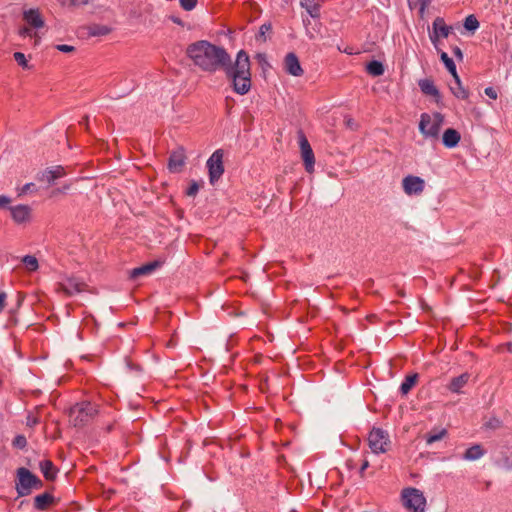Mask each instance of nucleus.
Here are the masks:
<instances>
[{"label":"nucleus","mask_w":512,"mask_h":512,"mask_svg":"<svg viewBox=\"0 0 512 512\" xmlns=\"http://www.w3.org/2000/svg\"><path fill=\"white\" fill-rule=\"evenodd\" d=\"M188 58L200 70L215 73L223 70L232 80L233 90L245 95L251 88V70L248 54L244 50L237 53L235 63L231 56L221 46L212 44L207 40H199L188 45L186 49Z\"/></svg>","instance_id":"nucleus-1"},{"label":"nucleus","mask_w":512,"mask_h":512,"mask_svg":"<svg viewBox=\"0 0 512 512\" xmlns=\"http://www.w3.org/2000/svg\"><path fill=\"white\" fill-rule=\"evenodd\" d=\"M443 123L444 116L439 112L433 114L422 113L420 116L419 131L426 139L437 141Z\"/></svg>","instance_id":"nucleus-2"},{"label":"nucleus","mask_w":512,"mask_h":512,"mask_svg":"<svg viewBox=\"0 0 512 512\" xmlns=\"http://www.w3.org/2000/svg\"><path fill=\"white\" fill-rule=\"evenodd\" d=\"M98 413V406L91 402H81L75 404L70 409V422L75 427H82L88 424Z\"/></svg>","instance_id":"nucleus-3"},{"label":"nucleus","mask_w":512,"mask_h":512,"mask_svg":"<svg viewBox=\"0 0 512 512\" xmlns=\"http://www.w3.org/2000/svg\"><path fill=\"white\" fill-rule=\"evenodd\" d=\"M402 505L410 512H424L426 498L423 492L414 487H407L401 491Z\"/></svg>","instance_id":"nucleus-4"},{"label":"nucleus","mask_w":512,"mask_h":512,"mask_svg":"<svg viewBox=\"0 0 512 512\" xmlns=\"http://www.w3.org/2000/svg\"><path fill=\"white\" fill-rule=\"evenodd\" d=\"M17 476L16 490L19 496L29 495L33 488L42 486L41 480L24 467L17 470Z\"/></svg>","instance_id":"nucleus-5"},{"label":"nucleus","mask_w":512,"mask_h":512,"mask_svg":"<svg viewBox=\"0 0 512 512\" xmlns=\"http://www.w3.org/2000/svg\"><path fill=\"white\" fill-rule=\"evenodd\" d=\"M223 157V150L217 149L207 160L206 165L208 168L209 182L211 185H214L216 182H218L224 173Z\"/></svg>","instance_id":"nucleus-6"},{"label":"nucleus","mask_w":512,"mask_h":512,"mask_svg":"<svg viewBox=\"0 0 512 512\" xmlns=\"http://www.w3.org/2000/svg\"><path fill=\"white\" fill-rule=\"evenodd\" d=\"M388 434L380 429L373 428L368 435V444L371 451L375 454L385 453L389 446Z\"/></svg>","instance_id":"nucleus-7"},{"label":"nucleus","mask_w":512,"mask_h":512,"mask_svg":"<svg viewBox=\"0 0 512 512\" xmlns=\"http://www.w3.org/2000/svg\"><path fill=\"white\" fill-rule=\"evenodd\" d=\"M298 140H299L301 158L304 162L305 170L307 173H313L314 165H315L314 152L311 148V145H310L307 137L305 136V134L302 131H300L298 133Z\"/></svg>","instance_id":"nucleus-8"},{"label":"nucleus","mask_w":512,"mask_h":512,"mask_svg":"<svg viewBox=\"0 0 512 512\" xmlns=\"http://www.w3.org/2000/svg\"><path fill=\"white\" fill-rule=\"evenodd\" d=\"M402 189L407 196H420L425 190V180L419 176L407 175L402 179Z\"/></svg>","instance_id":"nucleus-9"},{"label":"nucleus","mask_w":512,"mask_h":512,"mask_svg":"<svg viewBox=\"0 0 512 512\" xmlns=\"http://www.w3.org/2000/svg\"><path fill=\"white\" fill-rule=\"evenodd\" d=\"M451 33L452 27L447 25L442 17H436L434 19L429 38L436 50H439L438 43L440 38H447Z\"/></svg>","instance_id":"nucleus-10"},{"label":"nucleus","mask_w":512,"mask_h":512,"mask_svg":"<svg viewBox=\"0 0 512 512\" xmlns=\"http://www.w3.org/2000/svg\"><path fill=\"white\" fill-rule=\"evenodd\" d=\"M11 217L17 224H25L31 221L32 208L29 205L19 204L9 207Z\"/></svg>","instance_id":"nucleus-11"},{"label":"nucleus","mask_w":512,"mask_h":512,"mask_svg":"<svg viewBox=\"0 0 512 512\" xmlns=\"http://www.w3.org/2000/svg\"><path fill=\"white\" fill-rule=\"evenodd\" d=\"M59 286L67 296H73L84 291L86 288V284L77 278H67Z\"/></svg>","instance_id":"nucleus-12"},{"label":"nucleus","mask_w":512,"mask_h":512,"mask_svg":"<svg viewBox=\"0 0 512 512\" xmlns=\"http://www.w3.org/2000/svg\"><path fill=\"white\" fill-rule=\"evenodd\" d=\"M284 69L292 76L299 77L303 74V69L300 65L299 59L296 54L292 52L285 56Z\"/></svg>","instance_id":"nucleus-13"},{"label":"nucleus","mask_w":512,"mask_h":512,"mask_svg":"<svg viewBox=\"0 0 512 512\" xmlns=\"http://www.w3.org/2000/svg\"><path fill=\"white\" fill-rule=\"evenodd\" d=\"M185 160L186 156L182 148L173 151L169 157L168 169L174 173L180 172L185 164Z\"/></svg>","instance_id":"nucleus-14"},{"label":"nucleus","mask_w":512,"mask_h":512,"mask_svg":"<svg viewBox=\"0 0 512 512\" xmlns=\"http://www.w3.org/2000/svg\"><path fill=\"white\" fill-rule=\"evenodd\" d=\"M23 20L32 28L39 29L45 24L38 9H28L23 12Z\"/></svg>","instance_id":"nucleus-15"},{"label":"nucleus","mask_w":512,"mask_h":512,"mask_svg":"<svg viewBox=\"0 0 512 512\" xmlns=\"http://www.w3.org/2000/svg\"><path fill=\"white\" fill-rule=\"evenodd\" d=\"M460 140H461L460 133L456 129H453V128L446 129L442 136V142L446 148L456 147L459 144Z\"/></svg>","instance_id":"nucleus-16"},{"label":"nucleus","mask_w":512,"mask_h":512,"mask_svg":"<svg viewBox=\"0 0 512 512\" xmlns=\"http://www.w3.org/2000/svg\"><path fill=\"white\" fill-rule=\"evenodd\" d=\"M470 379L469 373H463L457 377L451 379L447 388L450 392L460 394L462 392V388L468 383Z\"/></svg>","instance_id":"nucleus-17"},{"label":"nucleus","mask_w":512,"mask_h":512,"mask_svg":"<svg viewBox=\"0 0 512 512\" xmlns=\"http://www.w3.org/2000/svg\"><path fill=\"white\" fill-rule=\"evenodd\" d=\"M159 266H160V263L158 261H153V262L144 264L140 267L134 268L130 272V278L137 279L141 276L149 275Z\"/></svg>","instance_id":"nucleus-18"},{"label":"nucleus","mask_w":512,"mask_h":512,"mask_svg":"<svg viewBox=\"0 0 512 512\" xmlns=\"http://www.w3.org/2000/svg\"><path fill=\"white\" fill-rule=\"evenodd\" d=\"M418 85L423 94L432 96L436 99L441 97L438 88L435 86L434 82L431 79H421L418 82Z\"/></svg>","instance_id":"nucleus-19"},{"label":"nucleus","mask_w":512,"mask_h":512,"mask_svg":"<svg viewBox=\"0 0 512 512\" xmlns=\"http://www.w3.org/2000/svg\"><path fill=\"white\" fill-rule=\"evenodd\" d=\"M66 174L63 166H55L46 169L40 178V180H46L48 183L54 182L56 179L63 177Z\"/></svg>","instance_id":"nucleus-20"},{"label":"nucleus","mask_w":512,"mask_h":512,"mask_svg":"<svg viewBox=\"0 0 512 512\" xmlns=\"http://www.w3.org/2000/svg\"><path fill=\"white\" fill-rule=\"evenodd\" d=\"M300 4L312 18L320 16V4L316 0H301Z\"/></svg>","instance_id":"nucleus-21"},{"label":"nucleus","mask_w":512,"mask_h":512,"mask_svg":"<svg viewBox=\"0 0 512 512\" xmlns=\"http://www.w3.org/2000/svg\"><path fill=\"white\" fill-rule=\"evenodd\" d=\"M484 454H485V451L482 448V446L479 444H476V445L471 446L470 448H468L465 451V453L463 455V459L468 460V461H475V460L480 459Z\"/></svg>","instance_id":"nucleus-22"},{"label":"nucleus","mask_w":512,"mask_h":512,"mask_svg":"<svg viewBox=\"0 0 512 512\" xmlns=\"http://www.w3.org/2000/svg\"><path fill=\"white\" fill-rule=\"evenodd\" d=\"M53 497L49 493H43L37 495L34 499V507L37 510H46L48 506L52 503Z\"/></svg>","instance_id":"nucleus-23"},{"label":"nucleus","mask_w":512,"mask_h":512,"mask_svg":"<svg viewBox=\"0 0 512 512\" xmlns=\"http://www.w3.org/2000/svg\"><path fill=\"white\" fill-rule=\"evenodd\" d=\"M455 86H451L450 89L455 97L458 99H467L469 97V92L466 90L461 83L460 77L457 74V78H454Z\"/></svg>","instance_id":"nucleus-24"},{"label":"nucleus","mask_w":512,"mask_h":512,"mask_svg":"<svg viewBox=\"0 0 512 512\" xmlns=\"http://www.w3.org/2000/svg\"><path fill=\"white\" fill-rule=\"evenodd\" d=\"M89 36H105L111 32V28L101 24H91L87 27Z\"/></svg>","instance_id":"nucleus-25"},{"label":"nucleus","mask_w":512,"mask_h":512,"mask_svg":"<svg viewBox=\"0 0 512 512\" xmlns=\"http://www.w3.org/2000/svg\"><path fill=\"white\" fill-rule=\"evenodd\" d=\"M418 379V374H412L405 377L404 381L400 385V392L402 395H407L414 387Z\"/></svg>","instance_id":"nucleus-26"},{"label":"nucleus","mask_w":512,"mask_h":512,"mask_svg":"<svg viewBox=\"0 0 512 512\" xmlns=\"http://www.w3.org/2000/svg\"><path fill=\"white\" fill-rule=\"evenodd\" d=\"M40 469L47 480H53L56 476V470L53 463L49 460L40 462Z\"/></svg>","instance_id":"nucleus-27"},{"label":"nucleus","mask_w":512,"mask_h":512,"mask_svg":"<svg viewBox=\"0 0 512 512\" xmlns=\"http://www.w3.org/2000/svg\"><path fill=\"white\" fill-rule=\"evenodd\" d=\"M366 70L371 76H381L385 71L383 64L377 60L369 62L366 66Z\"/></svg>","instance_id":"nucleus-28"},{"label":"nucleus","mask_w":512,"mask_h":512,"mask_svg":"<svg viewBox=\"0 0 512 512\" xmlns=\"http://www.w3.org/2000/svg\"><path fill=\"white\" fill-rule=\"evenodd\" d=\"M440 58H441V61L444 63L445 67L447 68V70L451 73V75L453 76V78H457V70H456V65L453 61V59H451L448 54L446 52H441L440 53Z\"/></svg>","instance_id":"nucleus-29"},{"label":"nucleus","mask_w":512,"mask_h":512,"mask_svg":"<svg viewBox=\"0 0 512 512\" xmlns=\"http://www.w3.org/2000/svg\"><path fill=\"white\" fill-rule=\"evenodd\" d=\"M446 434H447V430L444 428L440 429L437 432H435V431L429 432L425 435L426 443L428 445H430L436 441H440L446 436Z\"/></svg>","instance_id":"nucleus-30"},{"label":"nucleus","mask_w":512,"mask_h":512,"mask_svg":"<svg viewBox=\"0 0 512 512\" xmlns=\"http://www.w3.org/2000/svg\"><path fill=\"white\" fill-rule=\"evenodd\" d=\"M22 262L25 265L26 269L30 272L36 271L39 267L37 258L32 255L24 256Z\"/></svg>","instance_id":"nucleus-31"},{"label":"nucleus","mask_w":512,"mask_h":512,"mask_svg":"<svg viewBox=\"0 0 512 512\" xmlns=\"http://www.w3.org/2000/svg\"><path fill=\"white\" fill-rule=\"evenodd\" d=\"M408 6L410 9H419L421 14L424 13L426 7L428 6L430 0H407Z\"/></svg>","instance_id":"nucleus-32"},{"label":"nucleus","mask_w":512,"mask_h":512,"mask_svg":"<svg viewBox=\"0 0 512 512\" xmlns=\"http://www.w3.org/2000/svg\"><path fill=\"white\" fill-rule=\"evenodd\" d=\"M464 27L469 31H474L479 27V21L474 15H469L465 18Z\"/></svg>","instance_id":"nucleus-33"},{"label":"nucleus","mask_w":512,"mask_h":512,"mask_svg":"<svg viewBox=\"0 0 512 512\" xmlns=\"http://www.w3.org/2000/svg\"><path fill=\"white\" fill-rule=\"evenodd\" d=\"M272 26L270 23H264L260 26L259 33L257 35V39H261L263 41H266V34L271 32Z\"/></svg>","instance_id":"nucleus-34"},{"label":"nucleus","mask_w":512,"mask_h":512,"mask_svg":"<svg viewBox=\"0 0 512 512\" xmlns=\"http://www.w3.org/2000/svg\"><path fill=\"white\" fill-rule=\"evenodd\" d=\"M13 57H14L15 61L18 63V65H20L22 68H24V69H28L29 68L28 62H27L26 57H25V55L23 53L15 52Z\"/></svg>","instance_id":"nucleus-35"},{"label":"nucleus","mask_w":512,"mask_h":512,"mask_svg":"<svg viewBox=\"0 0 512 512\" xmlns=\"http://www.w3.org/2000/svg\"><path fill=\"white\" fill-rule=\"evenodd\" d=\"M197 2L198 0H179L180 6L186 11L193 10L196 7Z\"/></svg>","instance_id":"nucleus-36"},{"label":"nucleus","mask_w":512,"mask_h":512,"mask_svg":"<svg viewBox=\"0 0 512 512\" xmlns=\"http://www.w3.org/2000/svg\"><path fill=\"white\" fill-rule=\"evenodd\" d=\"M12 199L6 195H0V209H9Z\"/></svg>","instance_id":"nucleus-37"},{"label":"nucleus","mask_w":512,"mask_h":512,"mask_svg":"<svg viewBox=\"0 0 512 512\" xmlns=\"http://www.w3.org/2000/svg\"><path fill=\"white\" fill-rule=\"evenodd\" d=\"M90 0H64L63 4L67 6H81L88 4Z\"/></svg>","instance_id":"nucleus-38"},{"label":"nucleus","mask_w":512,"mask_h":512,"mask_svg":"<svg viewBox=\"0 0 512 512\" xmlns=\"http://www.w3.org/2000/svg\"><path fill=\"white\" fill-rule=\"evenodd\" d=\"M484 93L486 96L493 100H496L498 97V92L494 87H486Z\"/></svg>","instance_id":"nucleus-39"},{"label":"nucleus","mask_w":512,"mask_h":512,"mask_svg":"<svg viewBox=\"0 0 512 512\" xmlns=\"http://www.w3.org/2000/svg\"><path fill=\"white\" fill-rule=\"evenodd\" d=\"M19 34L20 36L22 37H36L37 36V33H33L32 30L28 27H23L19 30Z\"/></svg>","instance_id":"nucleus-40"},{"label":"nucleus","mask_w":512,"mask_h":512,"mask_svg":"<svg viewBox=\"0 0 512 512\" xmlns=\"http://www.w3.org/2000/svg\"><path fill=\"white\" fill-rule=\"evenodd\" d=\"M56 49L64 53H70L75 50V47L67 44H59L56 46Z\"/></svg>","instance_id":"nucleus-41"},{"label":"nucleus","mask_w":512,"mask_h":512,"mask_svg":"<svg viewBox=\"0 0 512 512\" xmlns=\"http://www.w3.org/2000/svg\"><path fill=\"white\" fill-rule=\"evenodd\" d=\"M199 191V185L196 182H192L189 188L187 189L188 196H195Z\"/></svg>","instance_id":"nucleus-42"},{"label":"nucleus","mask_w":512,"mask_h":512,"mask_svg":"<svg viewBox=\"0 0 512 512\" xmlns=\"http://www.w3.org/2000/svg\"><path fill=\"white\" fill-rule=\"evenodd\" d=\"M26 443V438L24 436H17L14 440V445L19 448H24Z\"/></svg>","instance_id":"nucleus-43"},{"label":"nucleus","mask_w":512,"mask_h":512,"mask_svg":"<svg viewBox=\"0 0 512 512\" xmlns=\"http://www.w3.org/2000/svg\"><path fill=\"white\" fill-rule=\"evenodd\" d=\"M452 53L454 54V56H455L459 61H462V60H463V52H462V50H461L458 46H455V47L452 49Z\"/></svg>","instance_id":"nucleus-44"},{"label":"nucleus","mask_w":512,"mask_h":512,"mask_svg":"<svg viewBox=\"0 0 512 512\" xmlns=\"http://www.w3.org/2000/svg\"><path fill=\"white\" fill-rule=\"evenodd\" d=\"M34 187V184L33 183H27L25 184L20 190H19V195H24L26 193H28L31 188Z\"/></svg>","instance_id":"nucleus-45"},{"label":"nucleus","mask_w":512,"mask_h":512,"mask_svg":"<svg viewBox=\"0 0 512 512\" xmlns=\"http://www.w3.org/2000/svg\"><path fill=\"white\" fill-rule=\"evenodd\" d=\"M38 423V418L32 415H28L27 417V425L29 427H33Z\"/></svg>","instance_id":"nucleus-46"},{"label":"nucleus","mask_w":512,"mask_h":512,"mask_svg":"<svg viewBox=\"0 0 512 512\" xmlns=\"http://www.w3.org/2000/svg\"><path fill=\"white\" fill-rule=\"evenodd\" d=\"M369 467V461L367 459H364L362 464H361V467H360V476L363 478L364 477V471Z\"/></svg>","instance_id":"nucleus-47"},{"label":"nucleus","mask_w":512,"mask_h":512,"mask_svg":"<svg viewBox=\"0 0 512 512\" xmlns=\"http://www.w3.org/2000/svg\"><path fill=\"white\" fill-rule=\"evenodd\" d=\"M5 302H6V294L4 292L0 293V312L3 311L5 308Z\"/></svg>","instance_id":"nucleus-48"},{"label":"nucleus","mask_w":512,"mask_h":512,"mask_svg":"<svg viewBox=\"0 0 512 512\" xmlns=\"http://www.w3.org/2000/svg\"><path fill=\"white\" fill-rule=\"evenodd\" d=\"M88 121H89L88 116H85L79 123H80V125L87 126L88 125Z\"/></svg>","instance_id":"nucleus-49"},{"label":"nucleus","mask_w":512,"mask_h":512,"mask_svg":"<svg viewBox=\"0 0 512 512\" xmlns=\"http://www.w3.org/2000/svg\"><path fill=\"white\" fill-rule=\"evenodd\" d=\"M69 188H70L69 185H64L62 189H58L57 191L58 192H64V191L68 190Z\"/></svg>","instance_id":"nucleus-50"},{"label":"nucleus","mask_w":512,"mask_h":512,"mask_svg":"<svg viewBox=\"0 0 512 512\" xmlns=\"http://www.w3.org/2000/svg\"><path fill=\"white\" fill-rule=\"evenodd\" d=\"M174 22L179 24V23H180V20L175 19V20H174Z\"/></svg>","instance_id":"nucleus-51"}]
</instances>
